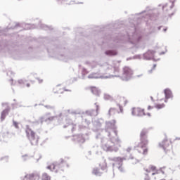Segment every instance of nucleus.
I'll use <instances>...</instances> for the list:
<instances>
[{
    "instance_id": "nucleus-10",
    "label": "nucleus",
    "mask_w": 180,
    "mask_h": 180,
    "mask_svg": "<svg viewBox=\"0 0 180 180\" xmlns=\"http://www.w3.org/2000/svg\"><path fill=\"white\" fill-rule=\"evenodd\" d=\"M60 167V165L58 164H56V163H53L49 165V167H47V168L49 169H51V171H55V172H58V168Z\"/></svg>"
},
{
    "instance_id": "nucleus-16",
    "label": "nucleus",
    "mask_w": 180,
    "mask_h": 180,
    "mask_svg": "<svg viewBox=\"0 0 180 180\" xmlns=\"http://www.w3.org/2000/svg\"><path fill=\"white\" fill-rule=\"evenodd\" d=\"M41 180H51V176L47 173H44L42 174Z\"/></svg>"
},
{
    "instance_id": "nucleus-13",
    "label": "nucleus",
    "mask_w": 180,
    "mask_h": 180,
    "mask_svg": "<svg viewBox=\"0 0 180 180\" xmlns=\"http://www.w3.org/2000/svg\"><path fill=\"white\" fill-rule=\"evenodd\" d=\"M112 71L115 75H118L119 72H120V65L115 64L114 66H112Z\"/></svg>"
},
{
    "instance_id": "nucleus-25",
    "label": "nucleus",
    "mask_w": 180,
    "mask_h": 180,
    "mask_svg": "<svg viewBox=\"0 0 180 180\" xmlns=\"http://www.w3.org/2000/svg\"><path fill=\"white\" fill-rule=\"evenodd\" d=\"M42 82H43V80H42V79H39V84H41V83H42Z\"/></svg>"
},
{
    "instance_id": "nucleus-5",
    "label": "nucleus",
    "mask_w": 180,
    "mask_h": 180,
    "mask_svg": "<svg viewBox=\"0 0 180 180\" xmlns=\"http://www.w3.org/2000/svg\"><path fill=\"white\" fill-rule=\"evenodd\" d=\"M131 115H133V116L148 115V117H150V113L146 114V112H144V110L140 108H133V109L131 110Z\"/></svg>"
},
{
    "instance_id": "nucleus-18",
    "label": "nucleus",
    "mask_w": 180,
    "mask_h": 180,
    "mask_svg": "<svg viewBox=\"0 0 180 180\" xmlns=\"http://www.w3.org/2000/svg\"><path fill=\"white\" fill-rule=\"evenodd\" d=\"M125 160V158H121V157H117V158H115V161L116 162H118V163H120V164H122L123 160Z\"/></svg>"
},
{
    "instance_id": "nucleus-1",
    "label": "nucleus",
    "mask_w": 180,
    "mask_h": 180,
    "mask_svg": "<svg viewBox=\"0 0 180 180\" xmlns=\"http://www.w3.org/2000/svg\"><path fill=\"white\" fill-rule=\"evenodd\" d=\"M148 129H143L141 130V132H140V142L138 143V148L137 150L141 153L143 155H146L148 153V148L147 147L148 144Z\"/></svg>"
},
{
    "instance_id": "nucleus-8",
    "label": "nucleus",
    "mask_w": 180,
    "mask_h": 180,
    "mask_svg": "<svg viewBox=\"0 0 180 180\" xmlns=\"http://www.w3.org/2000/svg\"><path fill=\"white\" fill-rule=\"evenodd\" d=\"M120 102L122 103L121 105L120 104L117 105V106H118V108H119L118 113H122L123 112L122 106H125L127 104V101L124 98H120Z\"/></svg>"
},
{
    "instance_id": "nucleus-34",
    "label": "nucleus",
    "mask_w": 180,
    "mask_h": 180,
    "mask_svg": "<svg viewBox=\"0 0 180 180\" xmlns=\"http://www.w3.org/2000/svg\"><path fill=\"white\" fill-rule=\"evenodd\" d=\"M161 180H165V179H161Z\"/></svg>"
},
{
    "instance_id": "nucleus-28",
    "label": "nucleus",
    "mask_w": 180,
    "mask_h": 180,
    "mask_svg": "<svg viewBox=\"0 0 180 180\" xmlns=\"http://www.w3.org/2000/svg\"><path fill=\"white\" fill-rule=\"evenodd\" d=\"M150 99H152V101H154V99L153 98V97H150Z\"/></svg>"
},
{
    "instance_id": "nucleus-23",
    "label": "nucleus",
    "mask_w": 180,
    "mask_h": 180,
    "mask_svg": "<svg viewBox=\"0 0 180 180\" xmlns=\"http://www.w3.org/2000/svg\"><path fill=\"white\" fill-rule=\"evenodd\" d=\"M153 108V106H148V110H152Z\"/></svg>"
},
{
    "instance_id": "nucleus-30",
    "label": "nucleus",
    "mask_w": 180,
    "mask_h": 180,
    "mask_svg": "<svg viewBox=\"0 0 180 180\" xmlns=\"http://www.w3.org/2000/svg\"><path fill=\"white\" fill-rule=\"evenodd\" d=\"M169 180H176L175 179H169Z\"/></svg>"
},
{
    "instance_id": "nucleus-9",
    "label": "nucleus",
    "mask_w": 180,
    "mask_h": 180,
    "mask_svg": "<svg viewBox=\"0 0 180 180\" xmlns=\"http://www.w3.org/2000/svg\"><path fill=\"white\" fill-rule=\"evenodd\" d=\"M173 7H174V3L172 1H169V3H167L165 4V6H163L162 10L165 12H167L172 8H173Z\"/></svg>"
},
{
    "instance_id": "nucleus-15",
    "label": "nucleus",
    "mask_w": 180,
    "mask_h": 180,
    "mask_svg": "<svg viewBox=\"0 0 180 180\" xmlns=\"http://www.w3.org/2000/svg\"><path fill=\"white\" fill-rule=\"evenodd\" d=\"M165 107V105L164 103H157L156 105H155V108H156L157 110L162 109Z\"/></svg>"
},
{
    "instance_id": "nucleus-6",
    "label": "nucleus",
    "mask_w": 180,
    "mask_h": 180,
    "mask_svg": "<svg viewBox=\"0 0 180 180\" xmlns=\"http://www.w3.org/2000/svg\"><path fill=\"white\" fill-rule=\"evenodd\" d=\"M24 180H39V175L35 173L28 174L25 175Z\"/></svg>"
},
{
    "instance_id": "nucleus-19",
    "label": "nucleus",
    "mask_w": 180,
    "mask_h": 180,
    "mask_svg": "<svg viewBox=\"0 0 180 180\" xmlns=\"http://www.w3.org/2000/svg\"><path fill=\"white\" fill-rule=\"evenodd\" d=\"M13 124L15 129H19L18 123L17 122L13 121Z\"/></svg>"
},
{
    "instance_id": "nucleus-29",
    "label": "nucleus",
    "mask_w": 180,
    "mask_h": 180,
    "mask_svg": "<svg viewBox=\"0 0 180 180\" xmlns=\"http://www.w3.org/2000/svg\"><path fill=\"white\" fill-rule=\"evenodd\" d=\"M156 68V65H154V69Z\"/></svg>"
},
{
    "instance_id": "nucleus-21",
    "label": "nucleus",
    "mask_w": 180,
    "mask_h": 180,
    "mask_svg": "<svg viewBox=\"0 0 180 180\" xmlns=\"http://www.w3.org/2000/svg\"><path fill=\"white\" fill-rule=\"evenodd\" d=\"M114 112H115V108H110V111H109L110 115H111L112 113H113Z\"/></svg>"
},
{
    "instance_id": "nucleus-20",
    "label": "nucleus",
    "mask_w": 180,
    "mask_h": 180,
    "mask_svg": "<svg viewBox=\"0 0 180 180\" xmlns=\"http://www.w3.org/2000/svg\"><path fill=\"white\" fill-rule=\"evenodd\" d=\"M37 158H36V160L37 161H39L40 159H41V155L38 154L36 155Z\"/></svg>"
},
{
    "instance_id": "nucleus-2",
    "label": "nucleus",
    "mask_w": 180,
    "mask_h": 180,
    "mask_svg": "<svg viewBox=\"0 0 180 180\" xmlns=\"http://www.w3.org/2000/svg\"><path fill=\"white\" fill-rule=\"evenodd\" d=\"M146 172L148 173L152 172V175L155 176V179H160L162 178V176L165 174V168L157 169L156 167L150 165L148 168H146Z\"/></svg>"
},
{
    "instance_id": "nucleus-32",
    "label": "nucleus",
    "mask_w": 180,
    "mask_h": 180,
    "mask_svg": "<svg viewBox=\"0 0 180 180\" xmlns=\"http://www.w3.org/2000/svg\"><path fill=\"white\" fill-rule=\"evenodd\" d=\"M62 93H63V91L60 92V94H62Z\"/></svg>"
},
{
    "instance_id": "nucleus-7",
    "label": "nucleus",
    "mask_w": 180,
    "mask_h": 180,
    "mask_svg": "<svg viewBox=\"0 0 180 180\" xmlns=\"http://www.w3.org/2000/svg\"><path fill=\"white\" fill-rule=\"evenodd\" d=\"M123 75L125 78H129L133 75V71L129 67L123 68Z\"/></svg>"
},
{
    "instance_id": "nucleus-4",
    "label": "nucleus",
    "mask_w": 180,
    "mask_h": 180,
    "mask_svg": "<svg viewBox=\"0 0 180 180\" xmlns=\"http://www.w3.org/2000/svg\"><path fill=\"white\" fill-rule=\"evenodd\" d=\"M159 147L162 148L167 153L172 150V141L168 139H165V140L159 143Z\"/></svg>"
},
{
    "instance_id": "nucleus-3",
    "label": "nucleus",
    "mask_w": 180,
    "mask_h": 180,
    "mask_svg": "<svg viewBox=\"0 0 180 180\" xmlns=\"http://www.w3.org/2000/svg\"><path fill=\"white\" fill-rule=\"evenodd\" d=\"M26 136H27L28 140L30 141V144L32 146H36L38 144V141H39V137L36 136L35 132L33 131L29 127L26 128L25 130Z\"/></svg>"
},
{
    "instance_id": "nucleus-33",
    "label": "nucleus",
    "mask_w": 180,
    "mask_h": 180,
    "mask_svg": "<svg viewBox=\"0 0 180 180\" xmlns=\"http://www.w3.org/2000/svg\"><path fill=\"white\" fill-rule=\"evenodd\" d=\"M66 91H68V90H65Z\"/></svg>"
},
{
    "instance_id": "nucleus-24",
    "label": "nucleus",
    "mask_w": 180,
    "mask_h": 180,
    "mask_svg": "<svg viewBox=\"0 0 180 180\" xmlns=\"http://www.w3.org/2000/svg\"><path fill=\"white\" fill-rule=\"evenodd\" d=\"M26 86H27V88H30V86H31V84L30 83L26 84Z\"/></svg>"
},
{
    "instance_id": "nucleus-14",
    "label": "nucleus",
    "mask_w": 180,
    "mask_h": 180,
    "mask_svg": "<svg viewBox=\"0 0 180 180\" xmlns=\"http://www.w3.org/2000/svg\"><path fill=\"white\" fill-rule=\"evenodd\" d=\"M89 89L91 90V93H93V94H94V95H97L98 94V89H97V87L91 86V87H89Z\"/></svg>"
},
{
    "instance_id": "nucleus-12",
    "label": "nucleus",
    "mask_w": 180,
    "mask_h": 180,
    "mask_svg": "<svg viewBox=\"0 0 180 180\" xmlns=\"http://www.w3.org/2000/svg\"><path fill=\"white\" fill-rule=\"evenodd\" d=\"M10 108H6L1 112V120L4 121L6 117L8 116Z\"/></svg>"
},
{
    "instance_id": "nucleus-22",
    "label": "nucleus",
    "mask_w": 180,
    "mask_h": 180,
    "mask_svg": "<svg viewBox=\"0 0 180 180\" xmlns=\"http://www.w3.org/2000/svg\"><path fill=\"white\" fill-rule=\"evenodd\" d=\"M148 54H154V53H155V51H148Z\"/></svg>"
},
{
    "instance_id": "nucleus-27",
    "label": "nucleus",
    "mask_w": 180,
    "mask_h": 180,
    "mask_svg": "<svg viewBox=\"0 0 180 180\" xmlns=\"http://www.w3.org/2000/svg\"><path fill=\"white\" fill-rule=\"evenodd\" d=\"M131 150V148H129L127 149V152H130Z\"/></svg>"
},
{
    "instance_id": "nucleus-26",
    "label": "nucleus",
    "mask_w": 180,
    "mask_h": 180,
    "mask_svg": "<svg viewBox=\"0 0 180 180\" xmlns=\"http://www.w3.org/2000/svg\"><path fill=\"white\" fill-rule=\"evenodd\" d=\"M56 89L58 91V90H60V86H58L57 87H56Z\"/></svg>"
},
{
    "instance_id": "nucleus-17",
    "label": "nucleus",
    "mask_w": 180,
    "mask_h": 180,
    "mask_svg": "<svg viewBox=\"0 0 180 180\" xmlns=\"http://www.w3.org/2000/svg\"><path fill=\"white\" fill-rule=\"evenodd\" d=\"M93 174L96 176H100L101 172L99 171L98 168H94L93 169Z\"/></svg>"
},
{
    "instance_id": "nucleus-11",
    "label": "nucleus",
    "mask_w": 180,
    "mask_h": 180,
    "mask_svg": "<svg viewBox=\"0 0 180 180\" xmlns=\"http://www.w3.org/2000/svg\"><path fill=\"white\" fill-rule=\"evenodd\" d=\"M165 103H167V99H169L171 98H173V95L172 94V91L169 89H167L165 90Z\"/></svg>"
},
{
    "instance_id": "nucleus-31",
    "label": "nucleus",
    "mask_w": 180,
    "mask_h": 180,
    "mask_svg": "<svg viewBox=\"0 0 180 180\" xmlns=\"http://www.w3.org/2000/svg\"><path fill=\"white\" fill-rule=\"evenodd\" d=\"M108 96V98H110V96Z\"/></svg>"
}]
</instances>
